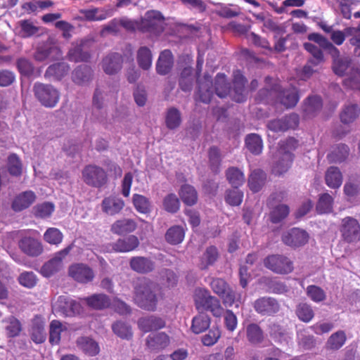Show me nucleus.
Returning a JSON list of instances; mask_svg holds the SVG:
<instances>
[{"mask_svg": "<svg viewBox=\"0 0 360 360\" xmlns=\"http://www.w3.org/2000/svg\"><path fill=\"white\" fill-rule=\"evenodd\" d=\"M349 155V148L345 144H338L333 146L328 154L327 158L330 162H341Z\"/></svg>", "mask_w": 360, "mask_h": 360, "instance_id": "nucleus-37", "label": "nucleus"}, {"mask_svg": "<svg viewBox=\"0 0 360 360\" xmlns=\"http://www.w3.org/2000/svg\"><path fill=\"white\" fill-rule=\"evenodd\" d=\"M71 246L56 252L54 257L46 262L41 269V273L46 277H49L60 271L63 266V259L69 254Z\"/></svg>", "mask_w": 360, "mask_h": 360, "instance_id": "nucleus-12", "label": "nucleus"}, {"mask_svg": "<svg viewBox=\"0 0 360 360\" xmlns=\"http://www.w3.org/2000/svg\"><path fill=\"white\" fill-rule=\"evenodd\" d=\"M340 232L342 240L346 243H354L360 240V224L352 217H346L342 219Z\"/></svg>", "mask_w": 360, "mask_h": 360, "instance_id": "nucleus-6", "label": "nucleus"}, {"mask_svg": "<svg viewBox=\"0 0 360 360\" xmlns=\"http://www.w3.org/2000/svg\"><path fill=\"white\" fill-rule=\"evenodd\" d=\"M253 307L262 316H273L279 311L280 304L274 297L264 296L257 299Z\"/></svg>", "mask_w": 360, "mask_h": 360, "instance_id": "nucleus-9", "label": "nucleus"}, {"mask_svg": "<svg viewBox=\"0 0 360 360\" xmlns=\"http://www.w3.org/2000/svg\"><path fill=\"white\" fill-rule=\"evenodd\" d=\"M77 345L86 354L95 356L99 352L98 344L91 338L82 337L77 340Z\"/></svg>", "mask_w": 360, "mask_h": 360, "instance_id": "nucleus-44", "label": "nucleus"}, {"mask_svg": "<svg viewBox=\"0 0 360 360\" xmlns=\"http://www.w3.org/2000/svg\"><path fill=\"white\" fill-rule=\"evenodd\" d=\"M164 20L165 18L160 11H148L139 20V30L159 35L163 32Z\"/></svg>", "mask_w": 360, "mask_h": 360, "instance_id": "nucleus-4", "label": "nucleus"}, {"mask_svg": "<svg viewBox=\"0 0 360 360\" xmlns=\"http://www.w3.org/2000/svg\"><path fill=\"white\" fill-rule=\"evenodd\" d=\"M184 236V230L181 226H173L167 231L165 240L171 245H177L183 241Z\"/></svg>", "mask_w": 360, "mask_h": 360, "instance_id": "nucleus-42", "label": "nucleus"}, {"mask_svg": "<svg viewBox=\"0 0 360 360\" xmlns=\"http://www.w3.org/2000/svg\"><path fill=\"white\" fill-rule=\"evenodd\" d=\"M210 285L214 293L218 295L226 305L231 306L236 300V292L222 278H213Z\"/></svg>", "mask_w": 360, "mask_h": 360, "instance_id": "nucleus-8", "label": "nucleus"}, {"mask_svg": "<svg viewBox=\"0 0 360 360\" xmlns=\"http://www.w3.org/2000/svg\"><path fill=\"white\" fill-rule=\"evenodd\" d=\"M36 200V195L32 191L19 193L13 200L11 207L15 212H20L28 208Z\"/></svg>", "mask_w": 360, "mask_h": 360, "instance_id": "nucleus-24", "label": "nucleus"}, {"mask_svg": "<svg viewBox=\"0 0 360 360\" xmlns=\"http://www.w3.org/2000/svg\"><path fill=\"white\" fill-rule=\"evenodd\" d=\"M265 267L278 274H288L293 270L292 261L281 255H272L264 260Z\"/></svg>", "mask_w": 360, "mask_h": 360, "instance_id": "nucleus-7", "label": "nucleus"}, {"mask_svg": "<svg viewBox=\"0 0 360 360\" xmlns=\"http://www.w3.org/2000/svg\"><path fill=\"white\" fill-rule=\"evenodd\" d=\"M179 195L181 200L189 206L195 205L198 200V194L195 189L187 184L181 186Z\"/></svg>", "mask_w": 360, "mask_h": 360, "instance_id": "nucleus-47", "label": "nucleus"}, {"mask_svg": "<svg viewBox=\"0 0 360 360\" xmlns=\"http://www.w3.org/2000/svg\"><path fill=\"white\" fill-rule=\"evenodd\" d=\"M137 228L136 222L132 219L123 218L115 221L111 226V231L117 235L131 233Z\"/></svg>", "mask_w": 360, "mask_h": 360, "instance_id": "nucleus-26", "label": "nucleus"}, {"mask_svg": "<svg viewBox=\"0 0 360 360\" xmlns=\"http://www.w3.org/2000/svg\"><path fill=\"white\" fill-rule=\"evenodd\" d=\"M307 296L314 302H320L326 300L324 290L319 286L311 285L307 288Z\"/></svg>", "mask_w": 360, "mask_h": 360, "instance_id": "nucleus-63", "label": "nucleus"}, {"mask_svg": "<svg viewBox=\"0 0 360 360\" xmlns=\"http://www.w3.org/2000/svg\"><path fill=\"white\" fill-rule=\"evenodd\" d=\"M44 321L39 317L32 321L31 327V338L37 343H42L46 340V332L44 328Z\"/></svg>", "mask_w": 360, "mask_h": 360, "instance_id": "nucleus-34", "label": "nucleus"}, {"mask_svg": "<svg viewBox=\"0 0 360 360\" xmlns=\"http://www.w3.org/2000/svg\"><path fill=\"white\" fill-rule=\"evenodd\" d=\"M133 205L140 213L148 214L150 212V202L146 196L134 194L132 198Z\"/></svg>", "mask_w": 360, "mask_h": 360, "instance_id": "nucleus-52", "label": "nucleus"}, {"mask_svg": "<svg viewBox=\"0 0 360 360\" xmlns=\"http://www.w3.org/2000/svg\"><path fill=\"white\" fill-rule=\"evenodd\" d=\"M68 60L74 63L88 62L91 58V53L86 40H81L74 44L68 53Z\"/></svg>", "mask_w": 360, "mask_h": 360, "instance_id": "nucleus-16", "label": "nucleus"}, {"mask_svg": "<svg viewBox=\"0 0 360 360\" xmlns=\"http://www.w3.org/2000/svg\"><path fill=\"white\" fill-rule=\"evenodd\" d=\"M70 65L65 62H58L49 65L45 73L46 78L60 80L69 72Z\"/></svg>", "mask_w": 360, "mask_h": 360, "instance_id": "nucleus-25", "label": "nucleus"}, {"mask_svg": "<svg viewBox=\"0 0 360 360\" xmlns=\"http://www.w3.org/2000/svg\"><path fill=\"white\" fill-rule=\"evenodd\" d=\"M8 171L12 176H19L22 174V165L15 154H12L8 158Z\"/></svg>", "mask_w": 360, "mask_h": 360, "instance_id": "nucleus-61", "label": "nucleus"}, {"mask_svg": "<svg viewBox=\"0 0 360 360\" xmlns=\"http://www.w3.org/2000/svg\"><path fill=\"white\" fill-rule=\"evenodd\" d=\"M179 200L174 193L168 194L163 200V206L165 210L169 212L175 213L179 209Z\"/></svg>", "mask_w": 360, "mask_h": 360, "instance_id": "nucleus-64", "label": "nucleus"}, {"mask_svg": "<svg viewBox=\"0 0 360 360\" xmlns=\"http://www.w3.org/2000/svg\"><path fill=\"white\" fill-rule=\"evenodd\" d=\"M54 309L65 316H71L79 314L81 310L80 304L76 301L65 296H60L54 304Z\"/></svg>", "mask_w": 360, "mask_h": 360, "instance_id": "nucleus-17", "label": "nucleus"}, {"mask_svg": "<svg viewBox=\"0 0 360 360\" xmlns=\"http://www.w3.org/2000/svg\"><path fill=\"white\" fill-rule=\"evenodd\" d=\"M193 299L195 307L198 311H210L216 317H220L224 313V309L219 299L211 295L210 291L205 288H196Z\"/></svg>", "mask_w": 360, "mask_h": 360, "instance_id": "nucleus-2", "label": "nucleus"}, {"mask_svg": "<svg viewBox=\"0 0 360 360\" xmlns=\"http://www.w3.org/2000/svg\"><path fill=\"white\" fill-rule=\"evenodd\" d=\"M328 53L333 60L332 68L334 73L338 76H344L351 65V58L347 56H341L340 50L336 46Z\"/></svg>", "mask_w": 360, "mask_h": 360, "instance_id": "nucleus-15", "label": "nucleus"}, {"mask_svg": "<svg viewBox=\"0 0 360 360\" xmlns=\"http://www.w3.org/2000/svg\"><path fill=\"white\" fill-rule=\"evenodd\" d=\"M289 214V207L285 205H278L270 213L271 221L277 224L281 222Z\"/></svg>", "mask_w": 360, "mask_h": 360, "instance_id": "nucleus-59", "label": "nucleus"}, {"mask_svg": "<svg viewBox=\"0 0 360 360\" xmlns=\"http://www.w3.org/2000/svg\"><path fill=\"white\" fill-rule=\"evenodd\" d=\"M62 323L57 320L51 322L49 328V342L52 345H57L60 340V333L62 332Z\"/></svg>", "mask_w": 360, "mask_h": 360, "instance_id": "nucleus-60", "label": "nucleus"}, {"mask_svg": "<svg viewBox=\"0 0 360 360\" xmlns=\"http://www.w3.org/2000/svg\"><path fill=\"white\" fill-rule=\"evenodd\" d=\"M94 70L88 65H79L72 72V82L79 86H85L92 81Z\"/></svg>", "mask_w": 360, "mask_h": 360, "instance_id": "nucleus-20", "label": "nucleus"}, {"mask_svg": "<svg viewBox=\"0 0 360 360\" xmlns=\"http://www.w3.org/2000/svg\"><path fill=\"white\" fill-rule=\"evenodd\" d=\"M298 115L292 113L281 119L270 120L266 126L273 132H284L288 129H295L298 126Z\"/></svg>", "mask_w": 360, "mask_h": 360, "instance_id": "nucleus-13", "label": "nucleus"}, {"mask_svg": "<svg viewBox=\"0 0 360 360\" xmlns=\"http://www.w3.org/2000/svg\"><path fill=\"white\" fill-rule=\"evenodd\" d=\"M346 341L345 333L339 330L332 334L327 340L326 347L330 350H338L343 346Z\"/></svg>", "mask_w": 360, "mask_h": 360, "instance_id": "nucleus-51", "label": "nucleus"}, {"mask_svg": "<svg viewBox=\"0 0 360 360\" xmlns=\"http://www.w3.org/2000/svg\"><path fill=\"white\" fill-rule=\"evenodd\" d=\"M165 122L167 128L170 130L179 128L182 122L180 110L175 107L167 108L165 112Z\"/></svg>", "mask_w": 360, "mask_h": 360, "instance_id": "nucleus-31", "label": "nucleus"}, {"mask_svg": "<svg viewBox=\"0 0 360 360\" xmlns=\"http://www.w3.org/2000/svg\"><path fill=\"white\" fill-rule=\"evenodd\" d=\"M139 245L138 238L131 235L127 238L117 240L111 245L115 252H126L136 249Z\"/></svg>", "mask_w": 360, "mask_h": 360, "instance_id": "nucleus-28", "label": "nucleus"}, {"mask_svg": "<svg viewBox=\"0 0 360 360\" xmlns=\"http://www.w3.org/2000/svg\"><path fill=\"white\" fill-rule=\"evenodd\" d=\"M63 238V233L56 228H49L44 234V240L53 245L60 243Z\"/></svg>", "mask_w": 360, "mask_h": 360, "instance_id": "nucleus-62", "label": "nucleus"}, {"mask_svg": "<svg viewBox=\"0 0 360 360\" xmlns=\"http://www.w3.org/2000/svg\"><path fill=\"white\" fill-rule=\"evenodd\" d=\"M309 240V234L303 229L292 228L282 235V241L293 248L304 245Z\"/></svg>", "mask_w": 360, "mask_h": 360, "instance_id": "nucleus-10", "label": "nucleus"}, {"mask_svg": "<svg viewBox=\"0 0 360 360\" xmlns=\"http://www.w3.org/2000/svg\"><path fill=\"white\" fill-rule=\"evenodd\" d=\"M248 340L252 344L261 343L264 340V333L257 323H250L246 328Z\"/></svg>", "mask_w": 360, "mask_h": 360, "instance_id": "nucleus-48", "label": "nucleus"}, {"mask_svg": "<svg viewBox=\"0 0 360 360\" xmlns=\"http://www.w3.org/2000/svg\"><path fill=\"white\" fill-rule=\"evenodd\" d=\"M137 63L143 70H148L152 65L153 56L151 51L146 46H141L137 51Z\"/></svg>", "mask_w": 360, "mask_h": 360, "instance_id": "nucleus-46", "label": "nucleus"}, {"mask_svg": "<svg viewBox=\"0 0 360 360\" xmlns=\"http://www.w3.org/2000/svg\"><path fill=\"white\" fill-rule=\"evenodd\" d=\"M158 285L155 282L141 278L134 285V301L141 309L155 311L158 303Z\"/></svg>", "mask_w": 360, "mask_h": 360, "instance_id": "nucleus-1", "label": "nucleus"}, {"mask_svg": "<svg viewBox=\"0 0 360 360\" xmlns=\"http://www.w3.org/2000/svg\"><path fill=\"white\" fill-rule=\"evenodd\" d=\"M123 58L118 53H110L102 60L101 65L103 71L109 75L117 73L122 67Z\"/></svg>", "mask_w": 360, "mask_h": 360, "instance_id": "nucleus-21", "label": "nucleus"}, {"mask_svg": "<svg viewBox=\"0 0 360 360\" xmlns=\"http://www.w3.org/2000/svg\"><path fill=\"white\" fill-rule=\"evenodd\" d=\"M193 62V56L187 53L181 55L178 58V82L181 90H192L195 82V74H193L192 67Z\"/></svg>", "mask_w": 360, "mask_h": 360, "instance_id": "nucleus-3", "label": "nucleus"}, {"mask_svg": "<svg viewBox=\"0 0 360 360\" xmlns=\"http://www.w3.org/2000/svg\"><path fill=\"white\" fill-rule=\"evenodd\" d=\"M360 114V108L356 104L346 105L340 114V120L345 124L354 122Z\"/></svg>", "mask_w": 360, "mask_h": 360, "instance_id": "nucleus-49", "label": "nucleus"}, {"mask_svg": "<svg viewBox=\"0 0 360 360\" xmlns=\"http://www.w3.org/2000/svg\"><path fill=\"white\" fill-rule=\"evenodd\" d=\"M325 181L327 186L331 188H338L342 183V175L336 167H330L325 174Z\"/></svg>", "mask_w": 360, "mask_h": 360, "instance_id": "nucleus-35", "label": "nucleus"}, {"mask_svg": "<svg viewBox=\"0 0 360 360\" xmlns=\"http://www.w3.org/2000/svg\"><path fill=\"white\" fill-rule=\"evenodd\" d=\"M58 56H60V51L57 47L42 45L37 49L34 58L36 60L42 62L47 59L54 60Z\"/></svg>", "mask_w": 360, "mask_h": 360, "instance_id": "nucleus-29", "label": "nucleus"}, {"mask_svg": "<svg viewBox=\"0 0 360 360\" xmlns=\"http://www.w3.org/2000/svg\"><path fill=\"white\" fill-rule=\"evenodd\" d=\"M321 108V98L318 96H310L304 103L303 110L307 116L313 117Z\"/></svg>", "mask_w": 360, "mask_h": 360, "instance_id": "nucleus-40", "label": "nucleus"}, {"mask_svg": "<svg viewBox=\"0 0 360 360\" xmlns=\"http://www.w3.org/2000/svg\"><path fill=\"white\" fill-rule=\"evenodd\" d=\"M295 314L304 323H309L314 317L312 307L306 302H300L296 305Z\"/></svg>", "mask_w": 360, "mask_h": 360, "instance_id": "nucleus-41", "label": "nucleus"}, {"mask_svg": "<svg viewBox=\"0 0 360 360\" xmlns=\"http://www.w3.org/2000/svg\"><path fill=\"white\" fill-rule=\"evenodd\" d=\"M292 162V154L289 150L282 148L278 149L276 155V160L273 166V172L278 175L286 172L290 167Z\"/></svg>", "mask_w": 360, "mask_h": 360, "instance_id": "nucleus-19", "label": "nucleus"}, {"mask_svg": "<svg viewBox=\"0 0 360 360\" xmlns=\"http://www.w3.org/2000/svg\"><path fill=\"white\" fill-rule=\"evenodd\" d=\"M174 65V56L169 49L161 51L156 63L157 73L160 75L169 74Z\"/></svg>", "mask_w": 360, "mask_h": 360, "instance_id": "nucleus-23", "label": "nucleus"}, {"mask_svg": "<svg viewBox=\"0 0 360 360\" xmlns=\"http://www.w3.org/2000/svg\"><path fill=\"white\" fill-rule=\"evenodd\" d=\"M112 329L115 334L122 339L129 340L132 337V331L130 326L122 321H117L112 325Z\"/></svg>", "mask_w": 360, "mask_h": 360, "instance_id": "nucleus-53", "label": "nucleus"}, {"mask_svg": "<svg viewBox=\"0 0 360 360\" xmlns=\"http://www.w3.org/2000/svg\"><path fill=\"white\" fill-rule=\"evenodd\" d=\"M169 337L163 332L148 335L146 338V345L151 349L165 348L169 345Z\"/></svg>", "mask_w": 360, "mask_h": 360, "instance_id": "nucleus-32", "label": "nucleus"}, {"mask_svg": "<svg viewBox=\"0 0 360 360\" xmlns=\"http://www.w3.org/2000/svg\"><path fill=\"white\" fill-rule=\"evenodd\" d=\"M20 250L30 257H37L43 252V246L37 239L25 236L18 241Z\"/></svg>", "mask_w": 360, "mask_h": 360, "instance_id": "nucleus-18", "label": "nucleus"}, {"mask_svg": "<svg viewBox=\"0 0 360 360\" xmlns=\"http://www.w3.org/2000/svg\"><path fill=\"white\" fill-rule=\"evenodd\" d=\"M278 98L281 104L286 108L295 106L299 100L297 91H279Z\"/></svg>", "mask_w": 360, "mask_h": 360, "instance_id": "nucleus-55", "label": "nucleus"}, {"mask_svg": "<svg viewBox=\"0 0 360 360\" xmlns=\"http://www.w3.org/2000/svg\"><path fill=\"white\" fill-rule=\"evenodd\" d=\"M304 48L312 56L309 59V63H311L314 66H317L323 63L324 56L323 51L317 46L310 42H305L304 44Z\"/></svg>", "mask_w": 360, "mask_h": 360, "instance_id": "nucleus-43", "label": "nucleus"}, {"mask_svg": "<svg viewBox=\"0 0 360 360\" xmlns=\"http://www.w3.org/2000/svg\"><path fill=\"white\" fill-rule=\"evenodd\" d=\"M124 201L115 197H108L103 200L102 210L110 215L119 213L124 207Z\"/></svg>", "mask_w": 360, "mask_h": 360, "instance_id": "nucleus-33", "label": "nucleus"}, {"mask_svg": "<svg viewBox=\"0 0 360 360\" xmlns=\"http://www.w3.org/2000/svg\"><path fill=\"white\" fill-rule=\"evenodd\" d=\"M84 300L89 307L95 309H105L110 305V299L105 294H94Z\"/></svg>", "mask_w": 360, "mask_h": 360, "instance_id": "nucleus-39", "label": "nucleus"}, {"mask_svg": "<svg viewBox=\"0 0 360 360\" xmlns=\"http://www.w3.org/2000/svg\"><path fill=\"white\" fill-rule=\"evenodd\" d=\"M226 177L229 183L236 188L242 185L245 181L243 172L236 167H231L227 170Z\"/></svg>", "mask_w": 360, "mask_h": 360, "instance_id": "nucleus-56", "label": "nucleus"}, {"mask_svg": "<svg viewBox=\"0 0 360 360\" xmlns=\"http://www.w3.org/2000/svg\"><path fill=\"white\" fill-rule=\"evenodd\" d=\"M4 328L6 335L11 338L18 335L21 330L20 323L13 316L4 321Z\"/></svg>", "mask_w": 360, "mask_h": 360, "instance_id": "nucleus-58", "label": "nucleus"}, {"mask_svg": "<svg viewBox=\"0 0 360 360\" xmlns=\"http://www.w3.org/2000/svg\"><path fill=\"white\" fill-rule=\"evenodd\" d=\"M211 319L206 313H199L192 319L191 331L200 334L207 330L210 326Z\"/></svg>", "mask_w": 360, "mask_h": 360, "instance_id": "nucleus-30", "label": "nucleus"}, {"mask_svg": "<svg viewBox=\"0 0 360 360\" xmlns=\"http://www.w3.org/2000/svg\"><path fill=\"white\" fill-rule=\"evenodd\" d=\"M217 6H218V9L216 11V13L219 17L224 18L237 17L240 13V8L232 4L226 5L222 3H218Z\"/></svg>", "mask_w": 360, "mask_h": 360, "instance_id": "nucleus-50", "label": "nucleus"}, {"mask_svg": "<svg viewBox=\"0 0 360 360\" xmlns=\"http://www.w3.org/2000/svg\"><path fill=\"white\" fill-rule=\"evenodd\" d=\"M68 275L75 281L87 283L94 278V271L88 265L82 263L72 264L68 268Z\"/></svg>", "mask_w": 360, "mask_h": 360, "instance_id": "nucleus-11", "label": "nucleus"}, {"mask_svg": "<svg viewBox=\"0 0 360 360\" xmlns=\"http://www.w3.org/2000/svg\"><path fill=\"white\" fill-rule=\"evenodd\" d=\"M20 35L23 38L31 37L37 34L39 27L35 26L30 20H22L19 22Z\"/></svg>", "mask_w": 360, "mask_h": 360, "instance_id": "nucleus-57", "label": "nucleus"}, {"mask_svg": "<svg viewBox=\"0 0 360 360\" xmlns=\"http://www.w3.org/2000/svg\"><path fill=\"white\" fill-rule=\"evenodd\" d=\"M203 64V54L198 53L195 67V83L198 86L196 90H211V87L213 84L212 77L208 72H205L202 76Z\"/></svg>", "mask_w": 360, "mask_h": 360, "instance_id": "nucleus-14", "label": "nucleus"}, {"mask_svg": "<svg viewBox=\"0 0 360 360\" xmlns=\"http://www.w3.org/2000/svg\"><path fill=\"white\" fill-rule=\"evenodd\" d=\"M83 181L88 186L101 188L108 181L106 172L96 165H86L82 171Z\"/></svg>", "mask_w": 360, "mask_h": 360, "instance_id": "nucleus-5", "label": "nucleus"}, {"mask_svg": "<svg viewBox=\"0 0 360 360\" xmlns=\"http://www.w3.org/2000/svg\"><path fill=\"white\" fill-rule=\"evenodd\" d=\"M131 269L139 274H147L154 269V263L144 257H133L129 262Z\"/></svg>", "mask_w": 360, "mask_h": 360, "instance_id": "nucleus-27", "label": "nucleus"}, {"mask_svg": "<svg viewBox=\"0 0 360 360\" xmlns=\"http://www.w3.org/2000/svg\"><path fill=\"white\" fill-rule=\"evenodd\" d=\"M333 198L326 193L321 194L316 205V210L319 213H329L333 210Z\"/></svg>", "mask_w": 360, "mask_h": 360, "instance_id": "nucleus-54", "label": "nucleus"}, {"mask_svg": "<svg viewBox=\"0 0 360 360\" xmlns=\"http://www.w3.org/2000/svg\"><path fill=\"white\" fill-rule=\"evenodd\" d=\"M245 146L247 149L254 155L260 154L263 148L262 140L257 134H250L246 136Z\"/></svg>", "mask_w": 360, "mask_h": 360, "instance_id": "nucleus-45", "label": "nucleus"}, {"mask_svg": "<svg viewBox=\"0 0 360 360\" xmlns=\"http://www.w3.org/2000/svg\"><path fill=\"white\" fill-rule=\"evenodd\" d=\"M266 175L261 169L253 170L248 179V185L251 191L258 192L264 185Z\"/></svg>", "mask_w": 360, "mask_h": 360, "instance_id": "nucleus-36", "label": "nucleus"}, {"mask_svg": "<svg viewBox=\"0 0 360 360\" xmlns=\"http://www.w3.org/2000/svg\"><path fill=\"white\" fill-rule=\"evenodd\" d=\"M35 96L45 107L53 108L58 102V91H35Z\"/></svg>", "mask_w": 360, "mask_h": 360, "instance_id": "nucleus-38", "label": "nucleus"}, {"mask_svg": "<svg viewBox=\"0 0 360 360\" xmlns=\"http://www.w3.org/2000/svg\"><path fill=\"white\" fill-rule=\"evenodd\" d=\"M139 328L144 333L158 330L165 327V321L155 315L142 317L138 321Z\"/></svg>", "mask_w": 360, "mask_h": 360, "instance_id": "nucleus-22", "label": "nucleus"}]
</instances>
